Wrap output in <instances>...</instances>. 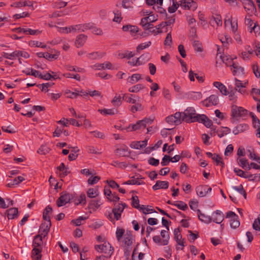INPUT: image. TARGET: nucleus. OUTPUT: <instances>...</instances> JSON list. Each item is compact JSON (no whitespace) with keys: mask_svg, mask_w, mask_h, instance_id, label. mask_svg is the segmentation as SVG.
<instances>
[{"mask_svg":"<svg viewBox=\"0 0 260 260\" xmlns=\"http://www.w3.org/2000/svg\"><path fill=\"white\" fill-rule=\"evenodd\" d=\"M197 115L194 108L188 107L183 113L181 117L182 120L187 123L193 122H194L193 119L196 118Z\"/></svg>","mask_w":260,"mask_h":260,"instance_id":"2","label":"nucleus"},{"mask_svg":"<svg viewBox=\"0 0 260 260\" xmlns=\"http://www.w3.org/2000/svg\"><path fill=\"white\" fill-rule=\"evenodd\" d=\"M111 103L114 107H119L122 103L121 98L120 95L114 96L113 99L111 101Z\"/></svg>","mask_w":260,"mask_h":260,"instance_id":"42","label":"nucleus"},{"mask_svg":"<svg viewBox=\"0 0 260 260\" xmlns=\"http://www.w3.org/2000/svg\"><path fill=\"white\" fill-rule=\"evenodd\" d=\"M143 109V108L141 104L136 103L135 105L131 107V111L133 113H135L138 111H142Z\"/></svg>","mask_w":260,"mask_h":260,"instance_id":"56","label":"nucleus"},{"mask_svg":"<svg viewBox=\"0 0 260 260\" xmlns=\"http://www.w3.org/2000/svg\"><path fill=\"white\" fill-rule=\"evenodd\" d=\"M213 161L216 162V165H219L222 168L224 167V164L222 158L217 154H215L214 156L212 158Z\"/></svg>","mask_w":260,"mask_h":260,"instance_id":"37","label":"nucleus"},{"mask_svg":"<svg viewBox=\"0 0 260 260\" xmlns=\"http://www.w3.org/2000/svg\"><path fill=\"white\" fill-rule=\"evenodd\" d=\"M123 246L131 247L133 243V237L131 234L126 233L123 237Z\"/></svg>","mask_w":260,"mask_h":260,"instance_id":"22","label":"nucleus"},{"mask_svg":"<svg viewBox=\"0 0 260 260\" xmlns=\"http://www.w3.org/2000/svg\"><path fill=\"white\" fill-rule=\"evenodd\" d=\"M63 76L66 78H70L76 79L77 81H80L81 78L79 74H72L71 73H64L63 74Z\"/></svg>","mask_w":260,"mask_h":260,"instance_id":"57","label":"nucleus"},{"mask_svg":"<svg viewBox=\"0 0 260 260\" xmlns=\"http://www.w3.org/2000/svg\"><path fill=\"white\" fill-rule=\"evenodd\" d=\"M51 226V222L46 223L44 222L41 224L39 230V234L41 235L45 238L50 230Z\"/></svg>","mask_w":260,"mask_h":260,"instance_id":"13","label":"nucleus"},{"mask_svg":"<svg viewBox=\"0 0 260 260\" xmlns=\"http://www.w3.org/2000/svg\"><path fill=\"white\" fill-rule=\"evenodd\" d=\"M231 68V71L234 76H242L244 74V69L241 67L238 63H233Z\"/></svg>","mask_w":260,"mask_h":260,"instance_id":"12","label":"nucleus"},{"mask_svg":"<svg viewBox=\"0 0 260 260\" xmlns=\"http://www.w3.org/2000/svg\"><path fill=\"white\" fill-rule=\"evenodd\" d=\"M233 188L238 191L241 194L243 195L245 199L246 198L247 194L242 185L241 184L238 186H234L233 187Z\"/></svg>","mask_w":260,"mask_h":260,"instance_id":"48","label":"nucleus"},{"mask_svg":"<svg viewBox=\"0 0 260 260\" xmlns=\"http://www.w3.org/2000/svg\"><path fill=\"white\" fill-rule=\"evenodd\" d=\"M12 7H15V8H20L22 7H25V6H28L31 8V9L33 10L35 9V8L34 7L33 4L32 2L29 1V2H19L17 3H14L13 4L11 5Z\"/></svg>","mask_w":260,"mask_h":260,"instance_id":"18","label":"nucleus"},{"mask_svg":"<svg viewBox=\"0 0 260 260\" xmlns=\"http://www.w3.org/2000/svg\"><path fill=\"white\" fill-rule=\"evenodd\" d=\"M87 197L89 198H94L98 196L99 191L98 189L90 188L87 191Z\"/></svg>","mask_w":260,"mask_h":260,"instance_id":"35","label":"nucleus"},{"mask_svg":"<svg viewBox=\"0 0 260 260\" xmlns=\"http://www.w3.org/2000/svg\"><path fill=\"white\" fill-rule=\"evenodd\" d=\"M252 226L254 230L256 231H260V215L254 221Z\"/></svg>","mask_w":260,"mask_h":260,"instance_id":"63","label":"nucleus"},{"mask_svg":"<svg viewBox=\"0 0 260 260\" xmlns=\"http://www.w3.org/2000/svg\"><path fill=\"white\" fill-rule=\"evenodd\" d=\"M231 113L233 117H242L245 116L247 114V110L242 107H238L237 105L232 106Z\"/></svg>","mask_w":260,"mask_h":260,"instance_id":"3","label":"nucleus"},{"mask_svg":"<svg viewBox=\"0 0 260 260\" xmlns=\"http://www.w3.org/2000/svg\"><path fill=\"white\" fill-rule=\"evenodd\" d=\"M213 85L219 90L222 94L226 95L229 93L226 86L221 82L217 81L214 82Z\"/></svg>","mask_w":260,"mask_h":260,"instance_id":"20","label":"nucleus"},{"mask_svg":"<svg viewBox=\"0 0 260 260\" xmlns=\"http://www.w3.org/2000/svg\"><path fill=\"white\" fill-rule=\"evenodd\" d=\"M248 125L246 124H240L233 129V133L234 135H236L243 132L244 131L248 129Z\"/></svg>","mask_w":260,"mask_h":260,"instance_id":"24","label":"nucleus"},{"mask_svg":"<svg viewBox=\"0 0 260 260\" xmlns=\"http://www.w3.org/2000/svg\"><path fill=\"white\" fill-rule=\"evenodd\" d=\"M42 251V248H38L34 247L31 251V257H35V256L41 255V252Z\"/></svg>","mask_w":260,"mask_h":260,"instance_id":"58","label":"nucleus"},{"mask_svg":"<svg viewBox=\"0 0 260 260\" xmlns=\"http://www.w3.org/2000/svg\"><path fill=\"white\" fill-rule=\"evenodd\" d=\"M72 198V196L67 192H63L56 201L58 207H61L69 203Z\"/></svg>","mask_w":260,"mask_h":260,"instance_id":"8","label":"nucleus"},{"mask_svg":"<svg viewBox=\"0 0 260 260\" xmlns=\"http://www.w3.org/2000/svg\"><path fill=\"white\" fill-rule=\"evenodd\" d=\"M29 45L31 46H35L37 47H41L42 48H45L46 47V45H44L41 42L37 41H32L29 43Z\"/></svg>","mask_w":260,"mask_h":260,"instance_id":"61","label":"nucleus"},{"mask_svg":"<svg viewBox=\"0 0 260 260\" xmlns=\"http://www.w3.org/2000/svg\"><path fill=\"white\" fill-rule=\"evenodd\" d=\"M250 115L252 118L254 127L255 128H256V127H260V121L257 116L252 112H250Z\"/></svg>","mask_w":260,"mask_h":260,"instance_id":"43","label":"nucleus"},{"mask_svg":"<svg viewBox=\"0 0 260 260\" xmlns=\"http://www.w3.org/2000/svg\"><path fill=\"white\" fill-rule=\"evenodd\" d=\"M172 43V38L171 36V33L170 32L167 35L166 37L165 40L164 41V45L165 46H171Z\"/></svg>","mask_w":260,"mask_h":260,"instance_id":"60","label":"nucleus"},{"mask_svg":"<svg viewBox=\"0 0 260 260\" xmlns=\"http://www.w3.org/2000/svg\"><path fill=\"white\" fill-rule=\"evenodd\" d=\"M182 113L179 112L175 113L174 115H170L166 118V121L170 124L178 125L182 122Z\"/></svg>","mask_w":260,"mask_h":260,"instance_id":"4","label":"nucleus"},{"mask_svg":"<svg viewBox=\"0 0 260 260\" xmlns=\"http://www.w3.org/2000/svg\"><path fill=\"white\" fill-rule=\"evenodd\" d=\"M126 207H127V205L125 203H119L115 205L112 210V213L114 214L115 219L117 220L120 219L121 213Z\"/></svg>","mask_w":260,"mask_h":260,"instance_id":"6","label":"nucleus"},{"mask_svg":"<svg viewBox=\"0 0 260 260\" xmlns=\"http://www.w3.org/2000/svg\"><path fill=\"white\" fill-rule=\"evenodd\" d=\"M132 96H133V94H130V96H129L127 94H123L122 99L123 100H125L127 103H132V104H136V101L132 98Z\"/></svg>","mask_w":260,"mask_h":260,"instance_id":"54","label":"nucleus"},{"mask_svg":"<svg viewBox=\"0 0 260 260\" xmlns=\"http://www.w3.org/2000/svg\"><path fill=\"white\" fill-rule=\"evenodd\" d=\"M45 56V58L49 60H52L53 59H56L59 56V53L51 54L48 52H46Z\"/></svg>","mask_w":260,"mask_h":260,"instance_id":"62","label":"nucleus"},{"mask_svg":"<svg viewBox=\"0 0 260 260\" xmlns=\"http://www.w3.org/2000/svg\"><path fill=\"white\" fill-rule=\"evenodd\" d=\"M128 148L125 147L124 148H117L116 150V153L120 156H124L126 155V153L127 152Z\"/></svg>","mask_w":260,"mask_h":260,"instance_id":"46","label":"nucleus"},{"mask_svg":"<svg viewBox=\"0 0 260 260\" xmlns=\"http://www.w3.org/2000/svg\"><path fill=\"white\" fill-rule=\"evenodd\" d=\"M9 219H13L18 216V210L17 208H11L6 211Z\"/></svg>","mask_w":260,"mask_h":260,"instance_id":"19","label":"nucleus"},{"mask_svg":"<svg viewBox=\"0 0 260 260\" xmlns=\"http://www.w3.org/2000/svg\"><path fill=\"white\" fill-rule=\"evenodd\" d=\"M151 44V41H148L147 42H145L143 43H141L139 44L137 47V51L139 52L141 50H142L145 48L149 47Z\"/></svg>","mask_w":260,"mask_h":260,"instance_id":"51","label":"nucleus"},{"mask_svg":"<svg viewBox=\"0 0 260 260\" xmlns=\"http://www.w3.org/2000/svg\"><path fill=\"white\" fill-rule=\"evenodd\" d=\"M110 196H108L107 197V199L110 202H117L119 201V198L118 197V196L115 192L111 193Z\"/></svg>","mask_w":260,"mask_h":260,"instance_id":"64","label":"nucleus"},{"mask_svg":"<svg viewBox=\"0 0 260 260\" xmlns=\"http://www.w3.org/2000/svg\"><path fill=\"white\" fill-rule=\"evenodd\" d=\"M79 25L80 31H85L88 29H90V28H91V24L90 23L80 24H79Z\"/></svg>","mask_w":260,"mask_h":260,"instance_id":"59","label":"nucleus"},{"mask_svg":"<svg viewBox=\"0 0 260 260\" xmlns=\"http://www.w3.org/2000/svg\"><path fill=\"white\" fill-rule=\"evenodd\" d=\"M135 55L134 53L132 51H126L124 53L119 54V56L121 58H127L129 59Z\"/></svg>","mask_w":260,"mask_h":260,"instance_id":"47","label":"nucleus"},{"mask_svg":"<svg viewBox=\"0 0 260 260\" xmlns=\"http://www.w3.org/2000/svg\"><path fill=\"white\" fill-rule=\"evenodd\" d=\"M226 218H230V224L231 227L233 229H236L240 225V221L238 216L233 211H229L226 213Z\"/></svg>","mask_w":260,"mask_h":260,"instance_id":"5","label":"nucleus"},{"mask_svg":"<svg viewBox=\"0 0 260 260\" xmlns=\"http://www.w3.org/2000/svg\"><path fill=\"white\" fill-rule=\"evenodd\" d=\"M44 238L43 236L40 234L36 235L34 239L32 246L38 248H41L43 242L42 238Z\"/></svg>","mask_w":260,"mask_h":260,"instance_id":"23","label":"nucleus"},{"mask_svg":"<svg viewBox=\"0 0 260 260\" xmlns=\"http://www.w3.org/2000/svg\"><path fill=\"white\" fill-rule=\"evenodd\" d=\"M144 88L145 86L143 84H138L129 88L128 91L130 92L137 93Z\"/></svg>","mask_w":260,"mask_h":260,"instance_id":"36","label":"nucleus"},{"mask_svg":"<svg viewBox=\"0 0 260 260\" xmlns=\"http://www.w3.org/2000/svg\"><path fill=\"white\" fill-rule=\"evenodd\" d=\"M239 165L244 169L250 170V167L247 159L244 158L238 159Z\"/></svg>","mask_w":260,"mask_h":260,"instance_id":"29","label":"nucleus"},{"mask_svg":"<svg viewBox=\"0 0 260 260\" xmlns=\"http://www.w3.org/2000/svg\"><path fill=\"white\" fill-rule=\"evenodd\" d=\"M179 7V4L177 0H172V6L168 8V12L170 13H174Z\"/></svg>","mask_w":260,"mask_h":260,"instance_id":"41","label":"nucleus"},{"mask_svg":"<svg viewBox=\"0 0 260 260\" xmlns=\"http://www.w3.org/2000/svg\"><path fill=\"white\" fill-rule=\"evenodd\" d=\"M169 182L167 181L158 180L152 186V189L154 190H156L159 189H167L169 187Z\"/></svg>","mask_w":260,"mask_h":260,"instance_id":"15","label":"nucleus"},{"mask_svg":"<svg viewBox=\"0 0 260 260\" xmlns=\"http://www.w3.org/2000/svg\"><path fill=\"white\" fill-rule=\"evenodd\" d=\"M235 89L236 90L238 91L239 92L241 93H244L245 91L243 90H241L240 89H239L240 87H244V85L241 83V81L239 80H238L237 79L235 78Z\"/></svg>","mask_w":260,"mask_h":260,"instance_id":"44","label":"nucleus"},{"mask_svg":"<svg viewBox=\"0 0 260 260\" xmlns=\"http://www.w3.org/2000/svg\"><path fill=\"white\" fill-rule=\"evenodd\" d=\"M132 200V206L139 210L141 206H140L139 204V200L138 197L137 196H133Z\"/></svg>","mask_w":260,"mask_h":260,"instance_id":"40","label":"nucleus"},{"mask_svg":"<svg viewBox=\"0 0 260 260\" xmlns=\"http://www.w3.org/2000/svg\"><path fill=\"white\" fill-rule=\"evenodd\" d=\"M141 75L140 74H134L127 78V81L131 84H134L141 79Z\"/></svg>","mask_w":260,"mask_h":260,"instance_id":"27","label":"nucleus"},{"mask_svg":"<svg viewBox=\"0 0 260 260\" xmlns=\"http://www.w3.org/2000/svg\"><path fill=\"white\" fill-rule=\"evenodd\" d=\"M66 69L69 71H75L76 72H84V70L79 67H75L70 65L66 66Z\"/></svg>","mask_w":260,"mask_h":260,"instance_id":"52","label":"nucleus"},{"mask_svg":"<svg viewBox=\"0 0 260 260\" xmlns=\"http://www.w3.org/2000/svg\"><path fill=\"white\" fill-rule=\"evenodd\" d=\"M95 67L99 69H109V70H112L113 69L112 64L111 62L109 61H106L103 63H98L95 65Z\"/></svg>","mask_w":260,"mask_h":260,"instance_id":"26","label":"nucleus"},{"mask_svg":"<svg viewBox=\"0 0 260 260\" xmlns=\"http://www.w3.org/2000/svg\"><path fill=\"white\" fill-rule=\"evenodd\" d=\"M147 144V140H145L140 141H134L132 142L130 144V147L132 148L139 149L145 147Z\"/></svg>","mask_w":260,"mask_h":260,"instance_id":"16","label":"nucleus"},{"mask_svg":"<svg viewBox=\"0 0 260 260\" xmlns=\"http://www.w3.org/2000/svg\"><path fill=\"white\" fill-rule=\"evenodd\" d=\"M194 50L198 52H202L203 49L202 45L199 41H194L192 44Z\"/></svg>","mask_w":260,"mask_h":260,"instance_id":"49","label":"nucleus"},{"mask_svg":"<svg viewBox=\"0 0 260 260\" xmlns=\"http://www.w3.org/2000/svg\"><path fill=\"white\" fill-rule=\"evenodd\" d=\"M114 18H113V21L116 22H120L122 17L121 16V12L118 10H114Z\"/></svg>","mask_w":260,"mask_h":260,"instance_id":"50","label":"nucleus"},{"mask_svg":"<svg viewBox=\"0 0 260 260\" xmlns=\"http://www.w3.org/2000/svg\"><path fill=\"white\" fill-rule=\"evenodd\" d=\"M165 27V23L162 22L159 24L156 25L152 30H150V32L154 35L160 34L162 32L161 28Z\"/></svg>","mask_w":260,"mask_h":260,"instance_id":"33","label":"nucleus"},{"mask_svg":"<svg viewBox=\"0 0 260 260\" xmlns=\"http://www.w3.org/2000/svg\"><path fill=\"white\" fill-rule=\"evenodd\" d=\"M94 249L99 253H103L107 258L111 257L114 252V248L108 242H104L103 244L95 245Z\"/></svg>","mask_w":260,"mask_h":260,"instance_id":"1","label":"nucleus"},{"mask_svg":"<svg viewBox=\"0 0 260 260\" xmlns=\"http://www.w3.org/2000/svg\"><path fill=\"white\" fill-rule=\"evenodd\" d=\"M207 116L204 114H198L196 118L194 119V122L198 121L202 123H204L205 121L207 119Z\"/></svg>","mask_w":260,"mask_h":260,"instance_id":"55","label":"nucleus"},{"mask_svg":"<svg viewBox=\"0 0 260 260\" xmlns=\"http://www.w3.org/2000/svg\"><path fill=\"white\" fill-rule=\"evenodd\" d=\"M179 6L186 10H191L194 11L198 7L197 4L193 1L189 0H181L180 1Z\"/></svg>","mask_w":260,"mask_h":260,"instance_id":"9","label":"nucleus"},{"mask_svg":"<svg viewBox=\"0 0 260 260\" xmlns=\"http://www.w3.org/2000/svg\"><path fill=\"white\" fill-rule=\"evenodd\" d=\"M219 57L221 59L222 62L225 64L226 66L232 67L233 63H234L233 60L234 58H231L229 56L227 55H220Z\"/></svg>","mask_w":260,"mask_h":260,"instance_id":"28","label":"nucleus"},{"mask_svg":"<svg viewBox=\"0 0 260 260\" xmlns=\"http://www.w3.org/2000/svg\"><path fill=\"white\" fill-rule=\"evenodd\" d=\"M212 219L213 222L219 224L223 220L224 215L221 211L217 210L213 213Z\"/></svg>","mask_w":260,"mask_h":260,"instance_id":"14","label":"nucleus"},{"mask_svg":"<svg viewBox=\"0 0 260 260\" xmlns=\"http://www.w3.org/2000/svg\"><path fill=\"white\" fill-rule=\"evenodd\" d=\"M179 209L185 211L188 208L187 205L183 201H176L173 203Z\"/></svg>","mask_w":260,"mask_h":260,"instance_id":"39","label":"nucleus"},{"mask_svg":"<svg viewBox=\"0 0 260 260\" xmlns=\"http://www.w3.org/2000/svg\"><path fill=\"white\" fill-rule=\"evenodd\" d=\"M152 122V121L151 120L147 118L139 120L136 124L132 125V131L144 129L147 127V125L151 124Z\"/></svg>","mask_w":260,"mask_h":260,"instance_id":"10","label":"nucleus"},{"mask_svg":"<svg viewBox=\"0 0 260 260\" xmlns=\"http://www.w3.org/2000/svg\"><path fill=\"white\" fill-rule=\"evenodd\" d=\"M143 184H144V182L143 181L135 178L134 177H133L131 180L123 183V184L127 185H141Z\"/></svg>","mask_w":260,"mask_h":260,"instance_id":"34","label":"nucleus"},{"mask_svg":"<svg viewBox=\"0 0 260 260\" xmlns=\"http://www.w3.org/2000/svg\"><path fill=\"white\" fill-rule=\"evenodd\" d=\"M231 132V129L228 127H223L216 131L217 135L219 138L223 137Z\"/></svg>","mask_w":260,"mask_h":260,"instance_id":"32","label":"nucleus"},{"mask_svg":"<svg viewBox=\"0 0 260 260\" xmlns=\"http://www.w3.org/2000/svg\"><path fill=\"white\" fill-rule=\"evenodd\" d=\"M87 40V36L84 34H81L78 36L75 41V45L79 48L82 46Z\"/></svg>","mask_w":260,"mask_h":260,"instance_id":"21","label":"nucleus"},{"mask_svg":"<svg viewBox=\"0 0 260 260\" xmlns=\"http://www.w3.org/2000/svg\"><path fill=\"white\" fill-rule=\"evenodd\" d=\"M139 210L142 211L144 214L156 212L153 209L148 208V207H146L145 205H141Z\"/></svg>","mask_w":260,"mask_h":260,"instance_id":"53","label":"nucleus"},{"mask_svg":"<svg viewBox=\"0 0 260 260\" xmlns=\"http://www.w3.org/2000/svg\"><path fill=\"white\" fill-rule=\"evenodd\" d=\"M50 151L49 147L45 145H42L38 150L37 152L41 155H45L48 153Z\"/></svg>","mask_w":260,"mask_h":260,"instance_id":"45","label":"nucleus"},{"mask_svg":"<svg viewBox=\"0 0 260 260\" xmlns=\"http://www.w3.org/2000/svg\"><path fill=\"white\" fill-rule=\"evenodd\" d=\"M198 216L199 219L202 222L209 223L212 221V217L209 216L202 213L200 209L197 210Z\"/></svg>","mask_w":260,"mask_h":260,"instance_id":"17","label":"nucleus"},{"mask_svg":"<svg viewBox=\"0 0 260 260\" xmlns=\"http://www.w3.org/2000/svg\"><path fill=\"white\" fill-rule=\"evenodd\" d=\"M188 99L194 101L199 100L202 98V94L201 92H190L187 94Z\"/></svg>","mask_w":260,"mask_h":260,"instance_id":"25","label":"nucleus"},{"mask_svg":"<svg viewBox=\"0 0 260 260\" xmlns=\"http://www.w3.org/2000/svg\"><path fill=\"white\" fill-rule=\"evenodd\" d=\"M219 103V99L217 95L215 94L211 95L204 101L201 102L203 106L208 107L211 106H216Z\"/></svg>","mask_w":260,"mask_h":260,"instance_id":"7","label":"nucleus"},{"mask_svg":"<svg viewBox=\"0 0 260 260\" xmlns=\"http://www.w3.org/2000/svg\"><path fill=\"white\" fill-rule=\"evenodd\" d=\"M160 235L161 237L163 238L162 240V245H167L169 243V240L170 239L168 231L162 230L160 232Z\"/></svg>","mask_w":260,"mask_h":260,"instance_id":"31","label":"nucleus"},{"mask_svg":"<svg viewBox=\"0 0 260 260\" xmlns=\"http://www.w3.org/2000/svg\"><path fill=\"white\" fill-rule=\"evenodd\" d=\"M98 111L103 115H113L117 112L115 109H99Z\"/></svg>","mask_w":260,"mask_h":260,"instance_id":"30","label":"nucleus"},{"mask_svg":"<svg viewBox=\"0 0 260 260\" xmlns=\"http://www.w3.org/2000/svg\"><path fill=\"white\" fill-rule=\"evenodd\" d=\"M196 192L200 197H205L208 192L212 190V188L208 185H200L196 188Z\"/></svg>","mask_w":260,"mask_h":260,"instance_id":"11","label":"nucleus"},{"mask_svg":"<svg viewBox=\"0 0 260 260\" xmlns=\"http://www.w3.org/2000/svg\"><path fill=\"white\" fill-rule=\"evenodd\" d=\"M102 203L100 199L91 200L89 203V207L91 208H98Z\"/></svg>","mask_w":260,"mask_h":260,"instance_id":"38","label":"nucleus"}]
</instances>
